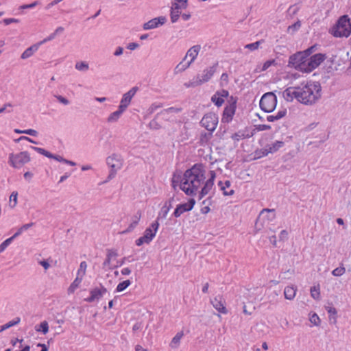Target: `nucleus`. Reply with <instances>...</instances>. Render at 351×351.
<instances>
[{"instance_id":"39448f33","label":"nucleus","mask_w":351,"mask_h":351,"mask_svg":"<svg viewBox=\"0 0 351 351\" xmlns=\"http://www.w3.org/2000/svg\"><path fill=\"white\" fill-rule=\"evenodd\" d=\"M277 104V97L272 92L265 93L260 100V108L265 112H271Z\"/></svg>"},{"instance_id":"4be33fe9","label":"nucleus","mask_w":351,"mask_h":351,"mask_svg":"<svg viewBox=\"0 0 351 351\" xmlns=\"http://www.w3.org/2000/svg\"><path fill=\"white\" fill-rule=\"evenodd\" d=\"M235 108L236 106L234 104L226 106L223 111L222 120H225V121L226 122H229L230 121H231L235 112Z\"/></svg>"},{"instance_id":"a18cd8bd","label":"nucleus","mask_w":351,"mask_h":351,"mask_svg":"<svg viewBox=\"0 0 351 351\" xmlns=\"http://www.w3.org/2000/svg\"><path fill=\"white\" fill-rule=\"evenodd\" d=\"M211 100L218 107L221 106L224 102L223 99L218 96L216 93L212 97Z\"/></svg>"},{"instance_id":"c85d7f7f","label":"nucleus","mask_w":351,"mask_h":351,"mask_svg":"<svg viewBox=\"0 0 351 351\" xmlns=\"http://www.w3.org/2000/svg\"><path fill=\"white\" fill-rule=\"evenodd\" d=\"M184 336V332L183 331H181V332H178L176 336L172 339L169 346L171 348H173V349H176L177 348L179 345H180V339H182V337Z\"/></svg>"},{"instance_id":"423d86ee","label":"nucleus","mask_w":351,"mask_h":351,"mask_svg":"<svg viewBox=\"0 0 351 351\" xmlns=\"http://www.w3.org/2000/svg\"><path fill=\"white\" fill-rule=\"evenodd\" d=\"M306 62L307 59L305 58L303 53L300 51H298L289 57L288 66L302 72H306Z\"/></svg>"},{"instance_id":"13d9d810","label":"nucleus","mask_w":351,"mask_h":351,"mask_svg":"<svg viewBox=\"0 0 351 351\" xmlns=\"http://www.w3.org/2000/svg\"><path fill=\"white\" fill-rule=\"evenodd\" d=\"M56 35H57V34H56V32H53V33H52V34H50L48 37H47L46 38H45L43 40L40 41V42L39 43V45H41V44H43V43H46V42H48V41H50V40H51L54 39V38H56Z\"/></svg>"},{"instance_id":"f8f14e48","label":"nucleus","mask_w":351,"mask_h":351,"mask_svg":"<svg viewBox=\"0 0 351 351\" xmlns=\"http://www.w3.org/2000/svg\"><path fill=\"white\" fill-rule=\"evenodd\" d=\"M31 148L32 149L35 150L36 152H37L38 153L45 156L49 158H53L58 162H64V163L69 165L71 166L76 165V163L75 162L65 159L63 157H62L61 156L53 154L50 153L49 152L45 150L43 148L33 147V146H31Z\"/></svg>"},{"instance_id":"052dcab7","label":"nucleus","mask_w":351,"mask_h":351,"mask_svg":"<svg viewBox=\"0 0 351 351\" xmlns=\"http://www.w3.org/2000/svg\"><path fill=\"white\" fill-rule=\"evenodd\" d=\"M24 134H29L33 136H36L38 134V132L33 129H28L23 130Z\"/></svg>"},{"instance_id":"b1692460","label":"nucleus","mask_w":351,"mask_h":351,"mask_svg":"<svg viewBox=\"0 0 351 351\" xmlns=\"http://www.w3.org/2000/svg\"><path fill=\"white\" fill-rule=\"evenodd\" d=\"M39 45V43H37L30 46L23 51V53L21 54V58L25 60L31 57L34 54V53L38 49Z\"/></svg>"},{"instance_id":"680f3d73","label":"nucleus","mask_w":351,"mask_h":351,"mask_svg":"<svg viewBox=\"0 0 351 351\" xmlns=\"http://www.w3.org/2000/svg\"><path fill=\"white\" fill-rule=\"evenodd\" d=\"M19 19H14V18H10V19H5L3 20V23L8 25H10V23H19Z\"/></svg>"},{"instance_id":"0e129e2a","label":"nucleus","mask_w":351,"mask_h":351,"mask_svg":"<svg viewBox=\"0 0 351 351\" xmlns=\"http://www.w3.org/2000/svg\"><path fill=\"white\" fill-rule=\"evenodd\" d=\"M139 47V45L136 43H130L128 45L127 48L130 50H134Z\"/></svg>"},{"instance_id":"69168bd1","label":"nucleus","mask_w":351,"mask_h":351,"mask_svg":"<svg viewBox=\"0 0 351 351\" xmlns=\"http://www.w3.org/2000/svg\"><path fill=\"white\" fill-rule=\"evenodd\" d=\"M123 48L121 47H118L116 49L115 51L114 52V55L115 56H119L123 54Z\"/></svg>"},{"instance_id":"0eeeda50","label":"nucleus","mask_w":351,"mask_h":351,"mask_svg":"<svg viewBox=\"0 0 351 351\" xmlns=\"http://www.w3.org/2000/svg\"><path fill=\"white\" fill-rule=\"evenodd\" d=\"M30 161V156L27 152H21L17 154L9 155V163L14 168H21Z\"/></svg>"},{"instance_id":"79ce46f5","label":"nucleus","mask_w":351,"mask_h":351,"mask_svg":"<svg viewBox=\"0 0 351 351\" xmlns=\"http://www.w3.org/2000/svg\"><path fill=\"white\" fill-rule=\"evenodd\" d=\"M317 49V45H314L311 47L308 48L304 51H301L300 52L303 53L304 56H305L306 59H308V56H310L315 50Z\"/></svg>"},{"instance_id":"9d476101","label":"nucleus","mask_w":351,"mask_h":351,"mask_svg":"<svg viewBox=\"0 0 351 351\" xmlns=\"http://www.w3.org/2000/svg\"><path fill=\"white\" fill-rule=\"evenodd\" d=\"M200 123L207 130L213 132L218 124V117L213 112L207 113L203 117Z\"/></svg>"},{"instance_id":"4c0bfd02","label":"nucleus","mask_w":351,"mask_h":351,"mask_svg":"<svg viewBox=\"0 0 351 351\" xmlns=\"http://www.w3.org/2000/svg\"><path fill=\"white\" fill-rule=\"evenodd\" d=\"M301 27V22L298 20L294 24L289 25L287 28V32L289 34H294L297 32Z\"/></svg>"},{"instance_id":"f704fd0d","label":"nucleus","mask_w":351,"mask_h":351,"mask_svg":"<svg viewBox=\"0 0 351 351\" xmlns=\"http://www.w3.org/2000/svg\"><path fill=\"white\" fill-rule=\"evenodd\" d=\"M34 225V222H31V223L23 225L21 227H20L18 229V230L16 232V233L12 237L14 239L16 238L20 234H21L23 231L28 230L29 228L32 227Z\"/></svg>"},{"instance_id":"4468645a","label":"nucleus","mask_w":351,"mask_h":351,"mask_svg":"<svg viewBox=\"0 0 351 351\" xmlns=\"http://www.w3.org/2000/svg\"><path fill=\"white\" fill-rule=\"evenodd\" d=\"M138 90V88L137 86H134L127 93L123 94V97L120 101V105L119 106L120 108H121V110L123 109V110H125L127 109L128 106L131 102L132 97L134 96Z\"/></svg>"},{"instance_id":"2f4dec72","label":"nucleus","mask_w":351,"mask_h":351,"mask_svg":"<svg viewBox=\"0 0 351 351\" xmlns=\"http://www.w3.org/2000/svg\"><path fill=\"white\" fill-rule=\"evenodd\" d=\"M191 62L189 61L187 62H185V60L184 59L182 61H181L175 68L174 71L175 73H181L184 71H185L187 68H189L191 65Z\"/></svg>"},{"instance_id":"6e6d98bb","label":"nucleus","mask_w":351,"mask_h":351,"mask_svg":"<svg viewBox=\"0 0 351 351\" xmlns=\"http://www.w3.org/2000/svg\"><path fill=\"white\" fill-rule=\"evenodd\" d=\"M39 4V1H36L34 2H33L32 3H30V4H25V5H23L20 7L21 9H27V8H34L35 6H36L37 5Z\"/></svg>"},{"instance_id":"58836bf2","label":"nucleus","mask_w":351,"mask_h":351,"mask_svg":"<svg viewBox=\"0 0 351 351\" xmlns=\"http://www.w3.org/2000/svg\"><path fill=\"white\" fill-rule=\"evenodd\" d=\"M131 284V282L130 280H126L123 281L122 282L119 283V285L117 287L116 291L117 292H121L124 291L126 288H128Z\"/></svg>"},{"instance_id":"7c9ffc66","label":"nucleus","mask_w":351,"mask_h":351,"mask_svg":"<svg viewBox=\"0 0 351 351\" xmlns=\"http://www.w3.org/2000/svg\"><path fill=\"white\" fill-rule=\"evenodd\" d=\"M82 280V276H77L75 278L74 281L71 284L69 287L68 288V293L71 294L74 293L75 289L79 287L80 284L81 283Z\"/></svg>"},{"instance_id":"ddd939ff","label":"nucleus","mask_w":351,"mask_h":351,"mask_svg":"<svg viewBox=\"0 0 351 351\" xmlns=\"http://www.w3.org/2000/svg\"><path fill=\"white\" fill-rule=\"evenodd\" d=\"M195 204V200L193 198L190 199L187 203L178 204L173 212L175 217H179L182 213L190 211L193 209Z\"/></svg>"},{"instance_id":"e433bc0d","label":"nucleus","mask_w":351,"mask_h":351,"mask_svg":"<svg viewBox=\"0 0 351 351\" xmlns=\"http://www.w3.org/2000/svg\"><path fill=\"white\" fill-rule=\"evenodd\" d=\"M75 68L80 71H86L89 69V65L84 61L77 62L75 65Z\"/></svg>"},{"instance_id":"72a5a7b5","label":"nucleus","mask_w":351,"mask_h":351,"mask_svg":"<svg viewBox=\"0 0 351 351\" xmlns=\"http://www.w3.org/2000/svg\"><path fill=\"white\" fill-rule=\"evenodd\" d=\"M181 108L171 107L162 110L160 113L157 114L156 117H158L159 115L166 116L169 113H178L181 112Z\"/></svg>"},{"instance_id":"393cba45","label":"nucleus","mask_w":351,"mask_h":351,"mask_svg":"<svg viewBox=\"0 0 351 351\" xmlns=\"http://www.w3.org/2000/svg\"><path fill=\"white\" fill-rule=\"evenodd\" d=\"M220 189L223 191L224 195H232L234 193V191L231 189L226 191V189L229 188L231 185V182L229 180H226L225 182L219 181L218 183Z\"/></svg>"},{"instance_id":"37998d69","label":"nucleus","mask_w":351,"mask_h":351,"mask_svg":"<svg viewBox=\"0 0 351 351\" xmlns=\"http://www.w3.org/2000/svg\"><path fill=\"white\" fill-rule=\"evenodd\" d=\"M86 267H87V264L85 261H82L81 263H80V269H78L77 271V276H82V278H83V276L85 275L86 274Z\"/></svg>"},{"instance_id":"cd10ccee","label":"nucleus","mask_w":351,"mask_h":351,"mask_svg":"<svg viewBox=\"0 0 351 351\" xmlns=\"http://www.w3.org/2000/svg\"><path fill=\"white\" fill-rule=\"evenodd\" d=\"M124 111L125 110H123V109L121 110V108L119 107V109L117 111L111 113L109 115V117L107 119V121L110 123L117 122Z\"/></svg>"},{"instance_id":"f03ea898","label":"nucleus","mask_w":351,"mask_h":351,"mask_svg":"<svg viewBox=\"0 0 351 351\" xmlns=\"http://www.w3.org/2000/svg\"><path fill=\"white\" fill-rule=\"evenodd\" d=\"M298 101L305 105L315 104L322 97V86L319 82H308L298 86Z\"/></svg>"},{"instance_id":"774afa93","label":"nucleus","mask_w":351,"mask_h":351,"mask_svg":"<svg viewBox=\"0 0 351 351\" xmlns=\"http://www.w3.org/2000/svg\"><path fill=\"white\" fill-rule=\"evenodd\" d=\"M288 232L286 230H282L280 234V239L285 240L287 239Z\"/></svg>"},{"instance_id":"de8ad7c7","label":"nucleus","mask_w":351,"mask_h":351,"mask_svg":"<svg viewBox=\"0 0 351 351\" xmlns=\"http://www.w3.org/2000/svg\"><path fill=\"white\" fill-rule=\"evenodd\" d=\"M346 271V269L343 267H339L336 269H335L332 271V274L335 276H342Z\"/></svg>"},{"instance_id":"a878e982","label":"nucleus","mask_w":351,"mask_h":351,"mask_svg":"<svg viewBox=\"0 0 351 351\" xmlns=\"http://www.w3.org/2000/svg\"><path fill=\"white\" fill-rule=\"evenodd\" d=\"M211 304H213V307L219 312L222 313H227V310L221 300H219L218 298H215L214 300H211Z\"/></svg>"},{"instance_id":"bb28decb","label":"nucleus","mask_w":351,"mask_h":351,"mask_svg":"<svg viewBox=\"0 0 351 351\" xmlns=\"http://www.w3.org/2000/svg\"><path fill=\"white\" fill-rule=\"evenodd\" d=\"M296 291H297V289L295 287H290V286L286 287L284 290L285 298L287 300H293L295 296Z\"/></svg>"},{"instance_id":"ea45409f","label":"nucleus","mask_w":351,"mask_h":351,"mask_svg":"<svg viewBox=\"0 0 351 351\" xmlns=\"http://www.w3.org/2000/svg\"><path fill=\"white\" fill-rule=\"evenodd\" d=\"M169 211V210H168V208L163 206L161 208V210H160V211L158 213V216L157 219H156V221L158 222V221L160 220V219H165L167 216V214H168Z\"/></svg>"},{"instance_id":"a211bd4d","label":"nucleus","mask_w":351,"mask_h":351,"mask_svg":"<svg viewBox=\"0 0 351 351\" xmlns=\"http://www.w3.org/2000/svg\"><path fill=\"white\" fill-rule=\"evenodd\" d=\"M201 46L199 45L193 46L187 51L186 54L184 58V60H186V58L189 56L191 58V60L189 62L192 64L197 58Z\"/></svg>"},{"instance_id":"412c9836","label":"nucleus","mask_w":351,"mask_h":351,"mask_svg":"<svg viewBox=\"0 0 351 351\" xmlns=\"http://www.w3.org/2000/svg\"><path fill=\"white\" fill-rule=\"evenodd\" d=\"M117 256H118V254H117V250H112V249L108 250H107L106 258V260L104 261V262L103 263V267H105L108 266V267H109L110 269H112L113 268L117 267L118 265H116L114 267H111L110 266V263H111L112 258H115Z\"/></svg>"},{"instance_id":"5701e85b","label":"nucleus","mask_w":351,"mask_h":351,"mask_svg":"<svg viewBox=\"0 0 351 351\" xmlns=\"http://www.w3.org/2000/svg\"><path fill=\"white\" fill-rule=\"evenodd\" d=\"M141 217V212L138 210L132 218V223L129 225L128 228L122 232V233H128L131 232L137 226Z\"/></svg>"},{"instance_id":"5fc2aeb1","label":"nucleus","mask_w":351,"mask_h":351,"mask_svg":"<svg viewBox=\"0 0 351 351\" xmlns=\"http://www.w3.org/2000/svg\"><path fill=\"white\" fill-rule=\"evenodd\" d=\"M14 239L13 237H11L6 240H5L0 246L2 247L4 250L11 243V242Z\"/></svg>"},{"instance_id":"7ed1b4c3","label":"nucleus","mask_w":351,"mask_h":351,"mask_svg":"<svg viewBox=\"0 0 351 351\" xmlns=\"http://www.w3.org/2000/svg\"><path fill=\"white\" fill-rule=\"evenodd\" d=\"M331 34L335 37H348L351 34V23L347 16H342L332 28Z\"/></svg>"},{"instance_id":"a19ab883","label":"nucleus","mask_w":351,"mask_h":351,"mask_svg":"<svg viewBox=\"0 0 351 351\" xmlns=\"http://www.w3.org/2000/svg\"><path fill=\"white\" fill-rule=\"evenodd\" d=\"M17 196L18 193L16 191H13L10 197V206L11 208H14L17 204Z\"/></svg>"},{"instance_id":"1a4fd4ad","label":"nucleus","mask_w":351,"mask_h":351,"mask_svg":"<svg viewBox=\"0 0 351 351\" xmlns=\"http://www.w3.org/2000/svg\"><path fill=\"white\" fill-rule=\"evenodd\" d=\"M158 226L159 223L158 221L152 223L151 226L145 230L143 236L136 241V245L141 246L143 243H149L155 237Z\"/></svg>"},{"instance_id":"49530a36","label":"nucleus","mask_w":351,"mask_h":351,"mask_svg":"<svg viewBox=\"0 0 351 351\" xmlns=\"http://www.w3.org/2000/svg\"><path fill=\"white\" fill-rule=\"evenodd\" d=\"M311 295L312 296V298H313L314 299H319V295H320V293H319V287L317 286H314L313 287L311 288Z\"/></svg>"},{"instance_id":"6ab92c4d","label":"nucleus","mask_w":351,"mask_h":351,"mask_svg":"<svg viewBox=\"0 0 351 351\" xmlns=\"http://www.w3.org/2000/svg\"><path fill=\"white\" fill-rule=\"evenodd\" d=\"M182 8V5H180V4L177 3H173L171 6V21L173 23L178 21L180 15L181 14L180 9Z\"/></svg>"},{"instance_id":"6e6552de","label":"nucleus","mask_w":351,"mask_h":351,"mask_svg":"<svg viewBox=\"0 0 351 351\" xmlns=\"http://www.w3.org/2000/svg\"><path fill=\"white\" fill-rule=\"evenodd\" d=\"M106 162L111 168V170L107 180L105 181L106 182L114 178L117 170L120 169L123 166V160L120 156L113 154L107 158Z\"/></svg>"},{"instance_id":"c9c22d12","label":"nucleus","mask_w":351,"mask_h":351,"mask_svg":"<svg viewBox=\"0 0 351 351\" xmlns=\"http://www.w3.org/2000/svg\"><path fill=\"white\" fill-rule=\"evenodd\" d=\"M284 145V142L282 141H276L271 147L269 148V152H267L265 154H268L269 153H273L278 151L280 147Z\"/></svg>"},{"instance_id":"e2e57ef3","label":"nucleus","mask_w":351,"mask_h":351,"mask_svg":"<svg viewBox=\"0 0 351 351\" xmlns=\"http://www.w3.org/2000/svg\"><path fill=\"white\" fill-rule=\"evenodd\" d=\"M22 140H25V141H27L30 143H34V144H38L37 142L34 141V140H32V138L27 137V136H21L19 137L16 141H22Z\"/></svg>"},{"instance_id":"8fccbe9b","label":"nucleus","mask_w":351,"mask_h":351,"mask_svg":"<svg viewBox=\"0 0 351 351\" xmlns=\"http://www.w3.org/2000/svg\"><path fill=\"white\" fill-rule=\"evenodd\" d=\"M309 320L312 324H313L315 326H318L320 323V319L316 313L313 314L310 317Z\"/></svg>"},{"instance_id":"2eb2a0df","label":"nucleus","mask_w":351,"mask_h":351,"mask_svg":"<svg viewBox=\"0 0 351 351\" xmlns=\"http://www.w3.org/2000/svg\"><path fill=\"white\" fill-rule=\"evenodd\" d=\"M107 291V289L104 286H101V288H94L90 291V295L85 298L84 300L88 302H93L96 300H99Z\"/></svg>"},{"instance_id":"dca6fc26","label":"nucleus","mask_w":351,"mask_h":351,"mask_svg":"<svg viewBox=\"0 0 351 351\" xmlns=\"http://www.w3.org/2000/svg\"><path fill=\"white\" fill-rule=\"evenodd\" d=\"M167 21L165 16H159L157 18L152 19L144 23L143 29L145 30L152 29L158 27L159 25H164Z\"/></svg>"},{"instance_id":"9b49d317","label":"nucleus","mask_w":351,"mask_h":351,"mask_svg":"<svg viewBox=\"0 0 351 351\" xmlns=\"http://www.w3.org/2000/svg\"><path fill=\"white\" fill-rule=\"evenodd\" d=\"M326 59V55L324 53H316L307 59L306 73L311 72L315 69Z\"/></svg>"},{"instance_id":"20e7f679","label":"nucleus","mask_w":351,"mask_h":351,"mask_svg":"<svg viewBox=\"0 0 351 351\" xmlns=\"http://www.w3.org/2000/svg\"><path fill=\"white\" fill-rule=\"evenodd\" d=\"M217 65L218 63L217 62L212 66L204 69L202 75H197L191 82L185 83L184 86L187 88L195 87L208 82L216 72Z\"/></svg>"},{"instance_id":"f257e3e1","label":"nucleus","mask_w":351,"mask_h":351,"mask_svg":"<svg viewBox=\"0 0 351 351\" xmlns=\"http://www.w3.org/2000/svg\"><path fill=\"white\" fill-rule=\"evenodd\" d=\"M206 169L202 164H195L187 169L181 180L180 189L188 195H196L198 189L203 184L199 192V198L202 199L212 189L216 177L214 171H210V178L206 180Z\"/></svg>"},{"instance_id":"f3484780","label":"nucleus","mask_w":351,"mask_h":351,"mask_svg":"<svg viewBox=\"0 0 351 351\" xmlns=\"http://www.w3.org/2000/svg\"><path fill=\"white\" fill-rule=\"evenodd\" d=\"M283 97L287 101H292L293 99L298 101V87H289L283 91Z\"/></svg>"},{"instance_id":"bf43d9fd","label":"nucleus","mask_w":351,"mask_h":351,"mask_svg":"<svg viewBox=\"0 0 351 351\" xmlns=\"http://www.w3.org/2000/svg\"><path fill=\"white\" fill-rule=\"evenodd\" d=\"M216 94L223 99V97H227L229 93L228 90L223 89L221 91H217Z\"/></svg>"},{"instance_id":"4d7b16f0","label":"nucleus","mask_w":351,"mask_h":351,"mask_svg":"<svg viewBox=\"0 0 351 351\" xmlns=\"http://www.w3.org/2000/svg\"><path fill=\"white\" fill-rule=\"evenodd\" d=\"M149 125L150 128L154 130H158L160 128V125L158 123L155 119L151 121Z\"/></svg>"},{"instance_id":"338daca9","label":"nucleus","mask_w":351,"mask_h":351,"mask_svg":"<svg viewBox=\"0 0 351 351\" xmlns=\"http://www.w3.org/2000/svg\"><path fill=\"white\" fill-rule=\"evenodd\" d=\"M39 264L40 265H42L45 270L48 269L49 268V267H50L49 263L47 261H45V260L40 261L39 262Z\"/></svg>"},{"instance_id":"aec40b11","label":"nucleus","mask_w":351,"mask_h":351,"mask_svg":"<svg viewBox=\"0 0 351 351\" xmlns=\"http://www.w3.org/2000/svg\"><path fill=\"white\" fill-rule=\"evenodd\" d=\"M275 217L276 215L274 209L264 208L261 211L260 215L257 219V221H260L262 218H266L269 221H272ZM257 223L258 222H256V223Z\"/></svg>"},{"instance_id":"3c124183","label":"nucleus","mask_w":351,"mask_h":351,"mask_svg":"<svg viewBox=\"0 0 351 351\" xmlns=\"http://www.w3.org/2000/svg\"><path fill=\"white\" fill-rule=\"evenodd\" d=\"M54 97L58 99V101L60 103L62 104L64 106L69 105L70 103L69 101L66 98H65L61 95H54Z\"/></svg>"},{"instance_id":"603ef678","label":"nucleus","mask_w":351,"mask_h":351,"mask_svg":"<svg viewBox=\"0 0 351 351\" xmlns=\"http://www.w3.org/2000/svg\"><path fill=\"white\" fill-rule=\"evenodd\" d=\"M275 64H276L275 60H267L263 64L261 71H266L269 67H270L271 65Z\"/></svg>"},{"instance_id":"c03bdc74","label":"nucleus","mask_w":351,"mask_h":351,"mask_svg":"<svg viewBox=\"0 0 351 351\" xmlns=\"http://www.w3.org/2000/svg\"><path fill=\"white\" fill-rule=\"evenodd\" d=\"M263 43V40H258V41H256L255 43H250V44H247L245 46V49H248L251 51H254L256 49H257L259 46H260V44Z\"/></svg>"},{"instance_id":"473e14b6","label":"nucleus","mask_w":351,"mask_h":351,"mask_svg":"<svg viewBox=\"0 0 351 351\" xmlns=\"http://www.w3.org/2000/svg\"><path fill=\"white\" fill-rule=\"evenodd\" d=\"M35 330L37 332H42L44 335L47 334L49 331V325L47 321L42 322L39 325L35 326Z\"/></svg>"},{"instance_id":"c756f323","label":"nucleus","mask_w":351,"mask_h":351,"mask_svg":"<svg viewBox=\"0 0 351 351\" xmlns=\"http://www.w3.org/2000/svg\"><path fill=\"white\" fill-rule=\"evenodd\" d=\"M287 114V110L283 109L278 112L276 115H269L267 117V120L269 122H273L280 119L284 117Z\"/></svg>"},{"instance_id":"09e8293b","label":"nucleus","mask_w":351,"mask_h":351,"mask_svg":"<svg viewBox=\"0 0 351 351\" xmlns=\"http://www.w3.org/2000/svg\"><path fill=\"white\" fill-rule=\"evenodd\" d=\"M20 321H21L20 317H16L14 319L4 324V328L8 329L12 326H14L18 324L20 322Z\"/></svg>"},{"instance_id":"864d4df0","label":"nucleus","mask_w":351,"mask_h":351,"mask_svg":"<svg viewBox=\"0 0 351 351\" xmlns=\"http://www.w3.org/2000/svg\"><path fill=\"white\" fill-rule=\"evenodd\" d=\"M162 105L161 104H153L150 106L148 109V112L149 114L154 113L158 108H162Z\"/></svg>"}]
</instances>
